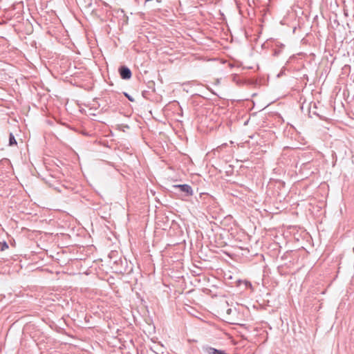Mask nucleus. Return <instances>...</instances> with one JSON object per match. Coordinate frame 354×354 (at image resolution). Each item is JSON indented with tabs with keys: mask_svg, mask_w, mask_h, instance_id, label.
<instances>
[{
	"mask_svg": "<svg viewBox=\"0 0 354 354\" xmlns=\"http://www.w3.org/2000/svg\"><path fill=\"white\" fill-rule=\"evenodd\" d=\"M173 188L179 189L180 192H184L185 196H191L194 194L192 187L187 184L174 185Z\"/></svg>",
	"mask_w": 354,
	"mask_h": 354,
	"instance_id": "1",
	"label": "nucleus"
},
{
	"mask_svg": "<svg viewBox=\"0 0 354 354\" xmlns=\"http://www.w3.org/2000/svg\"><path fill=\"white\" fill-rule=\"evenodd\" d=\"M119 72L121 77L124 80H129L131 77V71L127 66H121L119 68Z\"/></svg>",
	"mask_w": 354,
	"mask_h": 354,
	"instance_id": "2",
	"label": "nucleus"
},
{
	"mask_svg": "<svg viewBox=\"0 0 354 354\" xmlns=\"http://www.w3.org/2000/svg\"><path fill=\"white\" fill-rule=\"evenodd\" d=\"M204 351L206 354H227L225 351L218 350L210 346L205 347Z\"/></svg>",
	"mask_w": 354,
	"mask_h": 354,
	"instance_id": "3",
	"label": "nucleus"
},
{
	"mask_svg": "<svg viewBox=\"0 0 354 354\" xmlns=\"http://www.w3.org/2000/svg\"><path fill=\"white\" fill-rule=\"evenodd\" d=\"M9 145H17V141H16L15 138L12 133H10V136H9Z\"/></svg>",
	"mask_w": 354,
	"mask_h": 354,
	"instance_id": "4",
	"label": "nucleus"
},
{
	"mask_svg": "<svg viewBox=\"0 0 354 354\" xmlns=\"http://www.w3.org/2000/svg\"><path fill=\"white\" fill-rule=\"evenodd\" d=\"M8 248V245L7 244L6 242L4 241L2 243V246H1V250L3 251V250H6Z\"/></svg>",
	"mask_w": 354,
	"mask_h": 354,
	"instance_id": "5",
	"label": "nucleus"
},
{
	"mask_svg": "<svg viewBox=\"0 0 354 354\" xmlns=\"http://www.w3.org/2000/svg\"><path fill=\"white\" fill-rule=\"evenodd\" d=\"M231 312H232V309H231V308H228V309L227 310V314H230V313H231Z\"/></svg>",
	"mask_w": 354,
	"mask_h": 354,
	"instance_id": "6",
	"label": "nucleus"
},
{
	"mask_svg": "<svg viewBox=\"0 0 354 354\" xmlns=\"http://www.w3.org/2000/svg\"><path fill=\"white\" fill-rule=\"evenodd\" d=\"M126 95L127 96V97H128L131 101H133V100L131 98V97H129L127 94H126Z\"/></svg>",
	"mask_w": 354,
	"mask_h": 354,
	"instance_id": "7",
	"label": "nucleus"
}]
</instances>
